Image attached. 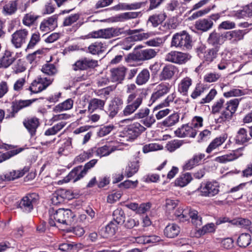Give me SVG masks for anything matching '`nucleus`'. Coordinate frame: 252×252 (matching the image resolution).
<instances>
[{"label":"nucleus","instance_id":"f257e3e1","mask_svg":"<svg viewBox=\"0 0 252 252\" xmlns=\"http://www.w3.org/2000/svg\"><path fill=\"white\" fill-rule=\"evenodd\" d=\"M74 217L72 211L69 209L60 208L56 211H50L49 223L52 226L56 225V223L69 224Z\"/></svg>","mask_w":252,"mask_h":252},{"label":"nucleus","instance_id":"f03ea898","mask_svg":"<svg viewBox=\"0 0 252 252\" xmlns=\"http://www.w3.org/2000/svg\"><path fill=\"white\" fill-rule=\"evenodd\" d=\"M176 216L180 221H184L191 219V223L195 226H200L202 224V218L198 215V213L195 210L189 208L185 209L179 208L175 213Z\"/></svg>","mask_w":252,"mask_h":252},{"label":"nucleus","instance_id":"7ed1b4c3","mask_svg":"<svg viewBox=\"0 0 252 252\" xmlns=\"http://www.w3.org/2000/svg\"><path fill=\"white\" fill-rule=\"evenodd\" d=\"M191 43L192 40L190 35L183 31L173 35L171 46L182 49H189L191 47Z\"/></svg>","mask_w":252,"mask_h":252},{"label":"nucleus","instance_id":"20e7f679","mask_svg":"<svg viewBox=\"0 0 252 252\" xmlns=\"http://www.w3.org/2000/svg\"><path fill=\"white\" fill-rule=\"evenodd\" d=\"M143 100L139 94L128 95L126 99L127 105L123 110V115L128 116L133 114L141 105Z\"/></svg>","mask_w":252,"mask_h":252},{"label":"nucleus","instance_id":"39448f33","mask_svg":"<svg viewBox=\"0 0 252 252\" xmlns=\"http://www.w3.org/2000/svg\"><path fill=\"white\" fill-rule=\"evenodd\" d=\"M157 54V52L153 49H146L141 50L136 54H129L127 57L126 59V61L127 63H131L132 61H146L150 60L155 57Z\"/></svg>","mask_w":252,"mask_h":252},{"label":"nucleus","instance_id":"423d86ee","mask_svg":"<svg viewBox=\"0 0 252 252\" xmlns=\"http://www.w3.org/2000/svg\"><path fill=\"white\" fill-rule=\"evenodd\" d=\"M191 58L188 53L178 51H171L166 54L165 60L174 63L182 64L185 63Z\"/></svg>","mask_w":252,"mask_h":252},{"label":"nucleus","instance_id":"0eeeda50","mask_svg":"<svg viewBox=\"0 0 252 252\" xmlns=\"http://www.w3.org/2000/svg\"><path fill=\"white\" fill-rule=\"evenodd\" d=\"M52 81V79L47 77H39L33 81L27 90L31 91V94L38 93L45 89Z\"/></svg>","mask_w":252,"mask_h":252},{"label":"nucleus","instance_id":"6e6552de","mask_svg":"<svg viewBox=\"0 0 252 252\" xmlns=\"http://www.w3.org/2000/svg\"><path fill=\"white\" fill-rule=\"evenodd\" d=\"M149 37V34L147 33H141L133 35L121 41L118 45L121 47V49L128 50L134 44L135 41L147 39Z\"/></svg>","mask_w":252,"mask_h":252},{"label":"nucleus","instance_id":"1a4fd4ad","mask_svg":"<svg viewBox=\"0 0 252 252\" xmlns=\"http://www.w3.org/2000/svg\"><path fill=\"white\" fill-rule=\"evenodd\" d=\"M220 184L216 181L208 182L201 186L202 195L208 197H214L220 191Z\"/></svg>","mask_w":252,"mask_h":252},{"label":"nucleus","instance_id":"9d476101","mask_svg":"<svg viewBox=\"0 0 252 252\" xmlns=\"http://www.w3.org/2000/svg\"><path fill=\"white\" fill-rule=\"evenodd\" d=\"M29 32L26 29L16 31L12 34L11 42L16 48L21 47L27 40Z\"/></svg>","mask_w":252,"mask_h":252},{"label":"nucleus","instance_id":"9b49d317","mask_svg":"<svg viewBox=\"0 0 252 252\" xmlns=\"http://www.w3.org/2000/svg\"><path fill=\"white\" fill-rule=\"evenodd\" d=\"M37 199L38 196L35 193L28 194L22 199L19 206L24 211L30 212L36 204Z\"/></svg>","mask_w":252,"mask_h":252},{"label":"nucleus","instance_id":"f8f14e48","mask_svg":"<svg viewBox=\"0 0 252 252\" xmlns=\"http://www.w3.org/2000/svg\"><path fill=\"white\" fill-rule=\"evenodd\" d=\"M85 175V171L82 170L81 166H78L74 168L63 180L59 181L58 184H62L71 181L74 183L83 178Z\"/></svg>","mask_w":252,"mask_h":252},{"label":"nucleus","instance_id":"ddd939ff","mask_svg":"<svg viewBox=\"0 0 252 252\" xmlns=\"http://www.w3.org/2000/svg\"><path fill=\"white\" fill-rule=\"evenodd\" d=\"M98 65L97 60L85 58L77 61L73 65L74 70H85L89 68H94Z\"/></svg>","mask_w":252,"mask_h":252},{"label":"nucleus","instance_id":"4468645a","mask_svg":"<svg viewBox=\"0 0 252 252\" xmlns=\"http://www.w3.org/2000/svg\"><path fill=\"white\" fill-rule=\"evenodd\" d=\"M171 85L168 83H162L157 86L156 91L152 94L151 100L152 102L162 97L169 93Z\"/></svg>","mask_w":252,"mask_h":252},{"label":"nucleus","instance_id":"2eb2a0df","mask_svg":"<svg viewBox=\"0 0 252 252\" xmlns=\"http://www.w3.org/2000/svg\"><path fill=\"white\" fill-rule=\"evenodd\" d=\"M146 130V128L139 123L135 122L128 126L126 131V134L131 139H135L142 132Z\"/></svg>","mask_w":252,"mask_h":252},{"label":"nucleus","instance_id":"dca6fc26","mask_svg":"<svg viewBox=\"0 0 252 252\" xmlns=\"http://www.w3.org/2000/svg\"><path fill=\"white\" fill-rule=\"evenodd\" d=\"M23 125L31 136H33L36 134V129L39 126L40 123L38 119L32 117L25 119L23 121Z\"/></svg>","mask_w":252,"mask_h":252},{"label":"nucleus","instance_id":"f3484780","mask_svg":"<svg viewBox=\"0 0 252 252\" xmlns=\"http://www.w3.org/2000/svg\"><path fill=\"white\" fill-rule=\"evenodd\" d=\"M57 19L58 16L55 15L44 20L40 24V29L44 32L54 30L58 26Z\"/></svg>","mask_w":252,"mask_h":252},{"label":"nucleus","instance_id":"a211bd4d","mask_svg":"<svg viewBox=\"0 0 252 252\" xmlns=\"http://www.w3.org/2000/svg\"><path fill=\"white\" fill-rule=\"evenodd\" d=\"M242 155V153L241 152V150L238 149L233 151L229 154L216 157L215 161L220 163H226L237 159Z\"/></svg>","mask_w":252,"mask_h":252},{"label":"nucleus","instance_id":"6ab92c4d","mask_svg":"<svg viewBox=\"0 0 252 252\" xmlns=\"http://www.w3.org/2000/svg\"><path fill=\"white\" fill-rule=\"evenodd\" d=\"M197 130L191 126L184 125L177 129L175 131L176 135L180 137H194L197 134Z\"/></svg>","mask_w":252,"mask_h":252},{"label":"nucleus","instance_id":"aec40b11","mask_svg":"<svg viewBox=\"0 0 252 252\" xmlns=\"http://www.w3.org/2000/svg\"><path fill=\"white\" fill-rule=\"evenodd\" d=\"M177 70V67L174 65L170 64L166 65L159 74V79L161 81L171 79Z\"/></svg>","mask_w":252,"mask_h":252},{"label":"nucleus","instance_id":"412c9836","mask_svg":"<svg viewBox=\"0 0 252 252\" xmlns=\"http://www.w3.org/2000/svg\"><path fill=\"white\" fill-rule=\"evenodd\" d=\"M245 32L243 30H233L224 33V37L231 43H236L243 39Z\"/></svg>","mask_w":252,"mask_h":252},{"label":"nucleus","instance_id":"4be33fe9","mask_svg":"<svg viewBox=\"0 0 252 252\" xmlns=\"http://www.w3.org/2000/svg\"><path fill=\"white\" fill-rule=\"evenodd\" d=\"M126 68L124 66L114 68L111 70V79L112 82L121 83L124 79Z\"/></svg>","mask_w":252,"mask_h":252},{"label":"nucleus","instance_id":"5701e85b","mask_svg":"<svg viewBox=\"0 0 252 252\" xmlns=\"http://www.w3.org/2000/svg\"><path fill=\"white\" fill-rule=\"evenodd\" d=\"M105 101L100 99L93 98L90 100L88 106V111L92 113L96 110H103Z\"/></svg>","mask_w":252,"mask_h":252},{"label":"nucleus","instance_id":"b1692460","mask_svg":"<svg viewBox=\"0 0 252 252\" xmlns=\"http://www.w3.org/2000/svg\"><path fill=\"white\" fill-rule=\"evenodd\" d=\"M36 100V99L20 100L19 101L13 102L12 105V117H14L15 114L17 113L20 110L31 105Z\"/></svg>","mask_w":252,"mask_h":252},{"label":"nucleus","instance_id":"393cba45","mask_svg":"<svg viewBox=\"0 0 252 252\" xmlns=\"http://www.w3.org/2000/svg\"><path fill=\"white\" fill-rule=\"evenodd\" d=\"M192 83V80L189 77H186L183 78L178 85V92L183 95H187Z\"/></svg>","mask_w":252,"mask_h":252},{"label":"nucleus","instance_id":"a878e982","mask_svg":"<svg viewBox=\"0 0 252 252\" xmlns=\"http://www.w3.org/2000/svg\"><path fill=\"white\" fill-rule=\"evenodd\" d=\"M226 138L227 136L225 135H223L215 138L207 148L206 152L208 154L211 153L213 151L225 142Z\"/></svg>","mask_w":252,"mask_h":252},{"label":"nucleus","instance_id":"bb28decb","mask_svg":"<svg viewBox=\"0 0 252 252\" xmlns=\"http://www.w3.org/2000/svg\"><path fill=\"white\" fill-rule=\"evenodd\" d=\"M180 232V227L176 224H169L164 230V235L168 238H174L178 235Z\"/></svg>","mask_w":252,"mask_h":252},{"label":"nucleus","instance_id":"cd10ccee","mask_svg":"<svg viewBox=\"0 0 252 252\" xmlns=\"http://www.w3.org/2000/svg\"><path fill=\"white\" fill-rule=\"evenodd\" d=\"M15 60V57L13 53L9 51H6L0 59L1 66L7 68L10 66Z\"/></svg>","mask_w":252,"mask_h":252},{"label":"nucleus","instance_id":"c85d7f7f","mask_svg":"<svg viewBox=\"0 0 252 252\" xmlns=\"http://www.w3.org/2000/svg\"><path fill=\"white\" fill-rule=\"evenodd\" d=\"M213 25V21L209 19H202L197 21L195 22L196 28L204 32L210 29Z\"/></svg>","mask_w":252,"mask_h":252},{"label":"nucleus","instance_id":"c756f323","mask_svg":"<svg viewBox=\"0 0 252 252\" xmlns=\"http://www.w3.org/2000/svg\"><path fill=\"white\" fill-rule=\"evenodd\" d=\"M17 1L12 0L9 1L3 6V14L4 15H11L14 14L17 10Z\"/></svg>","mask_w":252,"mask_h":252},{"label":"nucleus","instance_id":"7c9ffc66","mask_svg":"<svg viewBox=\"0 0 252 252\" xmlns=\"http://www.w3.org/2000/svg\"><path fill=\"white\" fill-rule=\"evenodd\" d=\"M73 105V100L68 98L62 103H59L53 108L55 113L61 112L63 111H66L71 109Z\"/></svg>","mask_w":252,"mask_h":252},{"label":"nucleus","instance_id":"2f4dec72","mask_svg":"<svg viewBox=\"0 0 252 252\" xmlns=\"http://www.w3.org/2000/svg\"><path fill=\"white\" fill-rule=\"evenodd\" d=\"M118 228V225L115 221H110L105 227L102 230L103 237H108L114 235Z\"/></svg>","mask_w":252,"mask_h":252},{"label":"nucleus","instance_id":"473e14b6","mask_svg":"<svg viewBox=\"0 0 252 252\" xmlns=\"http://www.w3.org/2000/svg\"><path fill=\"white\" fill-rule=\"evenodd\" d=\"M101 38H110L118 36L121 33V29L112 28L101 29Z\"/></svg>","mask_w":252,"mask_h":252},{"label":"nucleus","instance_id":"72a5a7b5","mask_svg":"<svg viewBox=\"0 0 252 252\" xmlns=\"http://www.w3.org/2000/svg\"><path fill=\"white\" fill-rule=\"evenodd\" d=\"M150 78V72L147 69H143L137 75L135 82L138 85L146 84Z\"/></svg>","mask_w":252,"mask_h":252},{"label":"nucleus","instance_id":"f704fd0d","mask_svg":"<svg viewBox=\"0 0 252 252\" xmlns=\"http://www.w3.org/2000/svg\"><path fill=\"white\" fill-rule=\"evenodd\" d=\"M166 17V16L165 13L156 14L151 16L149 18L148 21L150 22L154 27H156L164 21Z\"/></svg>","mask_w":252,"mask_h":252},{"label":"nucleus","instance_id":"c9c22d12","mask_svg":"<svg viewBox=\"0 0 252 252\" xmlns=\"http://www.w3.org/2000/svg\"><path fill=\"white\" fill-rule=\"evenodd\" d=\"M115 150L116 148L114 146L104 145L97 149L96 155L100 158L107 156L115 151Z\"/></svg>","mask_w":252,"mask_h":252},{"label":"nucleus","instance_id":"e433bc0d","mask_svg":"<svg viewBox=\"0 0 252 252\" xmlns=\"http://www.w3.org/2000/svg\"><path fill=\"white\" fill-rule=\"evenodd\" d=\"M219 47L216 46L214 48L208 50L204 53V60L208 63H211L217 57Z\"/></svg>","mask_w":252,"mask_h":252},{"label":"nucleus","instance_id":"4c0bfd02","mask_svg":"<svg viewBox=\"0 0 252 252\" xmlns=\"http://www.w3.org/2000/svg\"><path fill=\"white\" fill-rule=\"evenodd\" d=\"M126 93L129 95L131 94H139L141 97V99H143L145 96V94L142 90L140 89H136V86L134 84L131 83L127 84L126 86Z\"/></svg>","mask_w":252,"mask_h":252},{"label":"nucleus","instance_id":"58836bf2","mask_svg":"<svg viewBox=\"0 0 252 252\" xmlns=\"http://www.w3.org/2000/svg\"><path fill=\"white\" fill-rule=\"evenodd\" d=\"M141 3H134L128 4L124 3H121L114 6V9L117 10H126L136 9L141 6Z\"/></svg>","mask_w":252,"mask_h":252},{"label":"nucleus","instance_id":"ea45409f","mask_svg":"<svg viewBox=\"0 0 252 252\" xmlns=\"http://www.w3.org/2000/svg\"><path fill=\"white\" fill-rule=\"evenodd\" d=\"M113 220L112 221H115L117 225L123 223L125 221V213L121 208L116 209L113 212Z\"/></svg>","mask_w":252,"mask_h":252},{"label":"nucleus","instance_id":"a19ab883","mask_svg":"<svg viewBox=\"0 0 252 252\" xmlns=\"http://www.w3.org/2000/svg\"><path fill=\"white\" fill-rule=\"evenodd\" d=\"M105 48L101 42H95L88 47L89 52L94 55L98 54L104 51Z\"/></svg>","mask_w":252,"mask_h":252},{"label":"nucleus","instance_id":"79ce46f5","mask_svg":"<svg viewBox=\"0 0 252 252\" xmlns=\"http://www.w3.org/2000/svg\"><path fill=\"white\" fill-rule=\"evenodd\" d=\"M251 242V236L248 233H243L238 238L237 243L241 247L245 248L249 246Z\"/></svg>","mask_w":252,"mask_h":252},{"label":"nucleus","instance_id":"37998d69","mask_svg":"<svg viewBox=\"0 0 252 252\" xmlns=\"http://www.w3.org/2000/svg\"><path fill=\"white\" fill-rule=\"evenodd\" d=\"M192 177L190 174L186 173L177 178L175 181V184L177 186L183 187L189 184L191 180Z\"/></svg>","mask_w":252,"mask_h":252},{"label":"nucleus","instance_id":"c03bdc74","mask_svg":"<svg viewBox=\"0 0 252 252\" xmlns=\"http://www.w3.org/2000/svg\"><path fill=\"white\" fill-rule=\"evenodd\" d=\"M41 71L48 75H54L58 72L56 66L52 63H47L42 66Z\"/></svg>","mask_w":252,"mask_h":252},{"label":"nucleus","instance_id":"a18cd8bd","mask_svg":"<svg viewBox=\"0 0 252 252\" xmlns=\"http://www.w3.org/2000/svg\"><path fill=\"white\" fill-rule=\"evenodd\" d=\"M221 39V36L220 33L215 32L211 33L208 38V43L213 46H216L218 44H220Z\"/></svg>","mask_w":252,"mask_h":252},{"label":"nucleus","instance_id":"49530a36","mask_svg":"<svg viewBox=\"0 0 252 252\" xmlns=\"http://www.w3.org/2000/svg\"><path fill=\"white\" fill-rule=\"evenodd\" d=\"M250 139L247 130L244 128H240L236 136V141L241 143L247 142Z\"/></svg>","mask_w":252,"mask_h":252},{"label":"nucleus","instance_id":"de8ad7c7","mask_svg":"<svg viewBox=\"0 0 252 252\" xmlns=\"http://www.w3.org/2000/svg\"><path fill=\"white\" fill-rule=\"evenodd\" d=\"M179 116L178 114L174 113L162 122V125L165 126H171L174 125L179 121Z\"/></svg>","mask_w":252,"mask_h":252},{"label":"nucleus","instance_id":"09e8293b","mask_svg":"<svg viewBox=\"0 0 252 252\" xmlns=\"http://www.w3.org/2000/svg\"><path fill=\"white\" fill-rule=\"evenodd\" d=\"M183 142L182 141L174 140L168 142L166 144V148L168 151L170 152H172L180 148Z\"/></svg>","mask_w":252,"mask_h":252},{"label":"nucleus","instance_id":"8fccbe9b","mask_svg":"<svg viewBox=\"0 0 252 252\" xmlns=\"http://www.w3.org/2000/svg\"><path fill=\"white\" fill-rule=\"evenodd\" d=\"M162 149V146L157 143H150L146 144L143 147V152L147 153L150 152L156 151Z\"/></svg>","mask_w":252,"mask_h":252},{"label":"nucleus","instance_id":"3c124183","mask_svg":"<svg viewBox=\"0 0 252 252\" xmlns=\"http://www.w3.org/2000/svg\"><path fill=\"white\" fill-rule=\"evenodd\" d=\"M239 103V101L238 99L231 100L227 103L226 109L233 115L238 108Z\"/></svg>","mask_w":252,"mask_h":252},{"label":"nucleus","instance_id":"603ef678","mask_svg":"<svg viewBox=\"0 0 252 252\" xmlns=\"http://www.w3.org/2000/svg\"><path fill=\"white\" fill-rule=\"evenodd\" d=\"M37 16L31 13L26 14L23 19V23L27 26H30L37 19Z\"/></svg>","mask_w":252,"mask_h":252},{"label":"nucleus","instance_id":"864d4df0","mask_svg":"<svg viewBox=\"0 0 252 252\" xmlns=\"http://www.w3.org/2000/svg\"><path fill=\"white\" fill-rule=\"evenodd\" d=\"M40 34L38 32L32 33L27 45V49L33 48L40 41Z\"/></svg>","mask_w":252,"mask_h":252},{"label":"nucleus","instance_id":"5fc2aeb1","mask_svg":"<svg viewBox=\"0 0 252 252\" xmlns=\"http://www.w3.org/2000/svg\"><path fill=\"white\" fill-rule=\"evenodd\" d=\"M232 116L233 115L225 108V110L221 112L219 118L217 119V123H221L228 121L231 119Z\"/></svg>","mask_w":252,"mask_h":252},{"label":"nucleus","instance_id":"6e6d98bb","mask_svg":"<svg viewBox=\"0 0 252 252\" xmlns=\"http://www.w3.org/2000/svg\"><path fill=\"white\" fill-rule=\"evenodd\" d=\"M139 169V165L137 161L131 162L126 169V174L128 177H131L137 172Z\"/></svg>","mask_w":252,"mask_h":252},{"label":"nucleus","instance_id":"4d7b16f0","mask_svg":"<svg viewBox=\"0 0 252 252\" xmlns=\"http://www.w3.org/2000/svg\"><path fill=\"white\" fill-rule=\"evenodd\" d=\"M140 12H128L122 13L119 15L121 21L127 20L131 19H134L138 17Z\"/></svg>","mask_w":252,"mask_h":252},{"label":"nucleus","instance_id":"13d9d810","mask_svg":"<svg viewBox=\"0 0 252 252\" xmlns=\"http://www.w3.org/2000/svg\"><path fill=\"white\" fill-rule=\"evenodd\" d=\"M79 14H74L65 18L64 20L63 25L64 26H69L71 25L79 19Z\"/></svg>","mask_w":252,"mask_h":252},{"label":"nucleus","instance_id":"bf43d9fd","mask_svg":"<svg viewBox=\"0 0 252 252\" xmlns=\"http://www.w3.org/2000/svg\"><path fill=\"white\" fill-rule=\"evenodd\" d=\"M205 89L201 84H198L196 85L194 90L191 94V97L193 99H195L199 96L205 91Z\"/></svg>","mask_w":252,"mask_h":252},{"label":"nucleus","instance_id":"052dcab7","mask_svg":"<svg viewBox=\"0 0 252 252\" xmlns=\"http://www.w3.org/2000/svg\"><path fill=\"white\" fill-rule=\"evenodd\" d=\"M28 171L27 168H24L20 170H14L10 173L9 180H14L22 177Z\"/></svg>","mask_w":252,"mask_h":252},{"label":"nucleus","instance_id":"680f3d73","mask_svg":"<svg viewBox=\"0 0 252 252\" xmlns=\"http://www.w3.org/2000/svg\"><path fill=\"white\" fill-rule=\"evenodd\" d=\"M175 97V94L173 93L172 94H171L169 95L167 97L164 102L158 104L154 108V111L160 109L164 107L168 106L169 105V102L172 101L174 99Z\"/></svg>","mask_w":252,"mask_h":252},{"label":"nucleus","instance_id":"e2e57ef3","mask_svg":"<svg viewBox=\"0 0 252 252\" xmlns=\"http://www.w3.org/2000/svg\"><path fill=\"white\" fill-rule=\"evenodd\" d=\"M21 151V150L16 149L12 151H10L9 152H7V153L1 154L0 156V163L17 155V154L19 153Z\"/></svg>","mask_w":252,"mask_h":252},{"label":"nucleus","instance_id":"0e129e2a","mask_svg":"<svg viewBox=\"0 0 252 252\" xmlns=\"http://www.w3.org/2000/svg\"><path fill=\"white\" fill-rule=\"evenodd\" d=\"M246 184H247L246 183L240 184L238 186H236V187L231 189L229 191V193L237 192L238 195L237 196V198H240L243 196L242 191L245 188Z\"/></svg>","mask_w":252,"mask_h":252},{"label":"nucleus","instance_id":"69168bd1","mask_svg":"<svg viewBox=\"0 0 252 252\" xmlns=\"http://www.w3.org/2000/svg\"><path fill=\"white\" fill-rule=\"evenodd\" d=\"M244 94L242 90L237 89H233L229 91L224 93L223 94V95L225 97H230L232 96H241Z\"/></svg>","mask_w":252,"mask_h":252},{"label":"nucleus","instance_id":"338daca9","mask_svg":"<svg viewBox=\"0 0 252 252\" xmlns=\"http://www.w3.org/2000/svg\"><path fill=\"white\" fill-rule=\"evenodd\" d=\"M164 42V40L161 38L158 37L147 41L146 44L150 46L159 47L163 44Z\"/></svg>","mask_w":252,"mask_h":252},{"label":"nucleus","instance_id":"774afa93","mask_svg":"<svg viewBox=\"0 0 252 252\" xmlns=\"http://www.w3.org/2000/svg\"><path fill=\"white\" fill-rule=\"evenodd\" d=\"M220 77V75L215 73H209L206 74L204 77L206 82L212 83L217 81Z\"/></svg>","mask_w":252,"mask_h":252}]
</instances>
